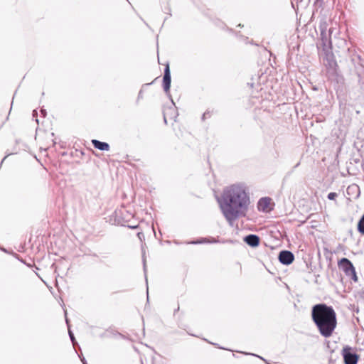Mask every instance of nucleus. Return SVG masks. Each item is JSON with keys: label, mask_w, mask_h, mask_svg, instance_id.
Here are the masks:
<instances>
[{"label": "nucleus", "mask_w": 364, "mask_h": 364, "mask_svg": "<svg viewBox=\"0 0 364 364\" xmlns=\"http://www.w3.org/2000/svg\"><path fill=\"white\" fill-rule=\"evenodd\" d=\"M312 320L324 337L331 336L336 326V315L331 306L324 304H316L311 311Z\"/></svg>", "instance_id": "nucleus-2"}, {"label": "nucleus", "mask_w": 364, "mask_h": 364, "mask_svg": "<svg viewBox=\"0 0 364 364\" xmlns=\"http://www.w3.org/2000/svg\"><path fill=\"white\" fill-rule=\"evenodd\" d=\"M41 112L45 114V111L44 110H41Z\"/></svg>", "instance_id": "nucleus-22"}, {"label": "nucleus", "mask_w": 364, "mask_h": 364, "mask_svg": "<svg viewBox=\"0 0 364 364\" xmlns=\"http://www.w3.org/2000/svg\"><path fill=\"white\" fill-rule=\"evenodd\" d=\"M81 361L83 363V364H87V362H86L85 358H81Z\"/></svg>", "instance_id": "nucleus-19"}, {"label": "nucleus", "mask_w": 364, "mask_h": 364, "mask_svg": "<svg viewBox=\"0 0 364 364\" xmlns=\"http://www.w3.org/2000/svg\"><path fill=\"white\" fill-rule=\"evenodd\" d=\"M163 85H164V91L168 93L170 90L171 87V73H170V69L169 65H167L165 70H164V75L163 78Z\"/></svg>", "instance_id": "nucleus-8"}, {"label": "nucleus", "mask_w": 364, "mask_h": 364, "mask_svg": "<svg viewBox=\"0 0 364 364\" xmlns=\"http://www.w3.org/2000/svg\"><path fill=\"white\" fill-rule=\"evenodd\" d=\"M137 236L140 240H142V239L144 237V234L142 232H139L137 234Z\"/></svg>", "instance_id": "nucleus-16"}, {"label": "nucleus", "mask_w": 364, "mask_h": 364, "mask_svg": "<svg viewBox=\"0 0 364 364\" xmlns=\"http://www.w3.org/2000/svg\"><path fill=\"white\" fill-rule=\"evenodd\" d=\"M350 348H344L343 350V355L346 364H356L358 357L355 353L350 351Z\"/></svg>", "instance_id": "nucleus-5"}, {"label": "nucleus", "mask_w": 364, "mask_h": 364, "mask_svg": "<svg viewBox=\"0 0 364 364\" xmlns=\"http://www.w3.org/2000/svg\"><path fill=\"white\" fill-rule=\"evenodd\" d=\"M338 265L345 272L346 276L352 279L354 282L358 281V277L356 275L355 267L348 259L342 258L339 261Z\"/></svg>", "instance_id": "nucleus-3"}, {"label": "nucleus", "mask_w": 364, "mask_h": 364, "mask_svg": "<svg viewBox=\"0 0 364 364\" xmlns=\"http://www.w3.org/2000/svg\"><path fill=\"white\" fill-rule=\"evenodd\" d=\"M143 96H142V92L140 91L139 93V95H138V98H142Z\"/></svg>", "instance_id": "nucleus-18"}, {"label": "nucleus", "mask_w": 364, "mask_h": 364, "mask_svg": "<svg viewBox=\"0 0 364 364\" xmlns=\"http://www.w3.org/2000/svg\"><path fill=\"white\" fill-rule=\"evenodd\" d=\"M294 256L292 252L283 250L279 255V260L283 264H290L294 261Z\"/></svg>", "instance_id": "nucleus-6"}, {"label": "nucleus", "mask_w": 364, "mask_h": 364, "mask_svg": "<svg viewBox=\"0 0 364 364\" xmlns=\"http://www.w3.org/2000/svg\"><path fill=\"white\" fill-rule=\"evenodd\" d=\"M69 336H70V338L72 341L73 346H75L76 344V341H75L73 333H72V331L70 330H69Z\"/></svg>", "instance_id": "nucleus-13"}, {"label": "nucleus", "mask_w": 364, "mask_h": 364, "mask_svg": "<svg viewBox=\"0 0 364 364\" xmlns=\"http://www.w3.org/2000/svg\"><path fill=\"white\" fill-rule=\"evenodd\" d=\"M328 65L331 67V68H334L336 65V63L335 60H333V59H331L329 60L328 61Z\"/></svg>", "instance_id": "nucleus-15"}, {"label": "nucleus", "mask_w": 364, "mask_h": 364, "mask_svg": "<svg viewBox=\"0 0 364 364\" xmlns=\"http://www.w3.org/2000/svg\"><path fill=\"white\" fill-rule=\"evenodd\" d=\"M36 115H37V112H36V110H33V117H35V116H36Z\"/></svg>", "instance_id": "nucleus-20"}, {"label": "nucleus", "mask_w": 364, "mask_h": 364, "mask_svg": "<svg viewBox=\"0 0 364 364\" xmlns=\"http://www.w3.org/2000/svg\"><path fill=\"white\" fill-rule=\"evenodd\" d=\"M143 262H144V271H146V262H145L144 259Z\"/></svg>", "instance_id": "nucleus-21"}, {"label": "nucleus", "mask_w": 364, "mask_h": 364, "mask_svg": "<svg viewBox=\"0 0 364 364\" xmlns=\"http://www.w3.org/2000/svg\"><path fill=\"white\" fill-rule=\"evenodd\" d=\"M257 208L259 211L264 213L269 212L272 209L271 206V199L269 198H262L259 199L257 203Z\"/></svg>", "instance_id": "nucleus-7"}, {"label": "nucleus", "mask_w": 364, "mask_h": 364, "mask_svg": "<svg viewBox=\"0 0 364 364\" xmlns=\"http://www.w3.org/2000/svg\"><path fill=\"white\" fill-rule=\"evenodd\" d=\"M92 143L95 148L101 151H108L109 149V145L106 142H102L97 139H93Z\"/></svg>", "instance_id": "nucleus-10"}, {"label": "nucleus", "mask_w": 364, "mask_h": 364, "mask_svg": "<svg viewBox=\"0 0 364 364\" xmlns=\"http://www.w3.org/2000/svg\"><path fill=\"white\" fill-rule=\"evenodd\" d=\"M208 114H209V112H205V113L203 114V119H205V117H207V115H208Z\"/></svg>", "instance_id": "nucleus-17"}, {"label": "nucleus", "mask_w": 364, "mask_h": 364, "mask_svg": "<svg viewBox=\"0 0 364 364\" xmlns=\"http://www.w3.org/2000/svg\"><path fill=\"white\" fill-rule=\"evenodd\" d=\"M358 230L363 235H364V214L360 219L358 224Z\"/></svg>", "instance_id": "nucleus-12"}, {"label": "nucleus", "mask_w": 364, "mask_h": 364, "mask_svg": "<svg viewBox=\"0 0 364 364\" xmlns=\"http://www.w3.org/2000/svg\"><path fill=\"white\" fill-rule=\"evenodd\" d=\"M218 241L215 239H213L212 240H208L205 238H203L200 240H197V241H191L190 242H188V244H202V243H205V242H212V243H216L218 242Z\"/></svg>", "instance_id": "nucleus-11"}, {"label": "nucleus", "mask_w": 364, "mask_h": 364, "mask_svg": "<svg viewBox=\"0 0 364 364\" xmlns=\"http://www.w3.org/2000/svg\"><path fill=\"white\" fill-rule=\"evenodd\" d=\"M218 203L224 218L232 225L237 219L246 216L249 210L251 200L247 186L243 183L226 186Z\"/></svg>", "instance_id": "nucleus-1"}, {"label": "nucleus", "mask_w": 364, "mask_h": 364, "mask_svg": "<svg viewBox=\"0 0 364 364\" xmlns=\"http://www.w3.org/2000/svg\"><path fill=\"white\" fill-rule=\"evenodd\" d=\"M337 196V194L336 193H329L328 195V198L329 200H334L336 198V197Z\"/></svg>", "instance_id": "nucleus-14"}, {"label": "nucleus", "mask_w": 364, "mask_h": 364, "mask_svg": "<svg viewBox=\"0 0 364 364\" xmlns=\"http://www.w3.org/2000/svg\"><path fill=\"white\" fill-rule=\"evenodd\" d=\"M244 241L250 246L255 247H257L259 243V237L253 234H250L245 237Z\"/></svg>", "instance_id": "nucleus-9"}, {"label": "nucleus", "mask_w": 364, "mask_h": 364, "mask_svg": "<svg viewBox=\"0 0 364 364\" xmlns=\"http://www.w3.org/2000/svg\"><path fill=\"white\" fill-rule=\"evenodd\" d=\"M326 29H327V26L325 22L320 25L321 37L322 44H323V46H324V47H328L329 48H331L332 43H331V36L333 34L335 28H330L328 30V35L326 33Z\"/></svg>", "instance_id": "nucleus-4"}]
</instances>
